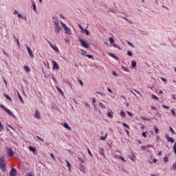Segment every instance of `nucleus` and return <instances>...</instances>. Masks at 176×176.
<instances>
[{
	"label": "nucleus",
	"mask_w": 176,
	"mask_h": 176,
	"mask_svg": "<svg viewBox=\"0 0 176 176\" xmlns=\"http://www.w3.org/2000/svg\"><path fill=\"white\" fill-rule=\"evenodd\" d=\"M0 108H1V109H3V111H5V112H6V113H8V115H9V116H11V118H13L14 119H16V116H14V114H13L12 113V111H10L9 109L6 108V107H5V105L0 104Z\"/></svg>",
	"instance_id": "1"
},
{
	"label": "nucleus",
	"mask_w": 176,
	"mask_h": 176,
	"mask_svg": "<svg viewBox=\"0 0 176 176\" xmlns=\"http://www.w3.org/2000/svg\"><path fill=\"white\" fill-rule=\"evenodd\" d=\"M63 29L60 27V23H58V20L54 21V31L56 34H60V32Z\"/></svg>",
	"instance_id": "2"
},
{
	"label": "nucleus",
	"mask_w": 176,
	"mask_h": 176,
	"mask_svg": "<svg viewBox=\"0 0 176 176\" xmlns=\"http://www.w3.org/2000/svg\"><path fill=\"white\" fill-rule=\"evenodd\" d=\"M0 168L2 171L6 170V166L5 165V157L3 156L0 157Z\"/></svg>",
	"instance_id": "3"
},
{
	"label": "nucleus",
	"mask_w": 176,
	"mask_h": 176,
	"mask_svg": "<svg viewBox=\"0 0 176 176\" xmlns=\"http://www.w3.org/2000/svg\"><path fill=\"white\" fill-rule=\"evenodd\" d=\"M78 41L80 42L82 47H85V49H89V44H87V43H86L85 40L82 39L81 38H79Z\"/></svg>",
	"instance_id": "4"
},
{
	"label": "nucleus",
	"mask_w": 176,
	"mask_h": 176,
	"mask_svg": "<svg viewBox=\"0 0 176 176\" xmlns=\"http://www.w3.org/2000/svg\"><path fill=\"white\" fill-rule=\"evenodd\" d=\"M63 30L65 31V34H67V35H72V32L71 31V29L67 26V24H63V26H62Z\"/></svg>",
	"instance_id": "5"
},
{
	"label": "nucleus",
	"mask_w": 176,
	"mask_h": 176,
	"mask_svg": "<svg viewBox=\"0 0 176 176\" xmlns=\"http://www.w3.org/2000/svg\"><path fill=\"white\" fill-rule=\"evenodd\" d=\"M52 69L53 71H58V69H60V66H58V63H57V62L53 60L52 61Z\"/></svg>",
	"instance_id": "6"
},
{
	"label": "nucleus",
	"mask_w": 176,
	"mask_h": 176,
	"mask_svg": "<svg viewBox=\"0 0 176 176\" xmlns=\"http://www.w3.org/2000/svg\"><path fill=\"white\" fill-rule=\"evenodd\" d=\"M25 46H26V49L28 50V53L29 56L31 57V58H34V54L32 53V50L28 45H27V44H25Z\"/></svg>",
	"instance_id": "7"
},
{
	"label": "nucleus",
	"mask_w": 176,
	"mask_h": 176,
	"mask_svg": "<svg viewBox=\"0 0 176 176\" xmlns=\"http://www.w3.org/2000/svg\"><path fill=\"white\" fill-rule=\"evenodd\" d=\"M165 138L168 140V142H171L172 144H174V142H175L174 138L170 137L168 134L165 135Z\"/></svg>",
	"instance_id": "8"
},
{
	"label": "nucleus",
	"mask_w": 176,
	"mask_h": 176,
	"mask_svg": "<svg viewBox=\"0 0 176 176\" xmlns=\"http://www.w3.org/2000/svg\"><path fill=\"white\" fill-rule=\"evenodd\" d=\"M7 153L10 157H13V156H14V151H13L12 148H8V150L7 151Z\"/></svg>",
	"instance_id": "9"
},
{
	"label": "nucleus",
	"mask_w": 176,
	"mask_h": 176,
	"mask_svg": "<svg viewBox=\"0 0 176 176\" xmlns=\"http://www.w3.org/2000/svg\"><path fill=\"white\" fill-rule=\"evenodd\" d=\"M35 119H38V120H41L42 118L41 117V112L38 111V109L36 110L35 114H34Z\"/></svg>",
	"instance_id": "10"
},
{
	"label": "nucleus",
	"mask_w": 176,
	"mask_h": 176,
	"mask_svg": "<svg viewBox=\"0 0 176 176\" xmlns=\"http://www.w3.org/2000/svg\"><path fill=\"white\" fill-rule=\"evenodd\" d=\"M9 174L10 176H16V174H17V169L11 168V170L10 171Z\"/></svg>",
	"instance_id": "11"
},
{
	"label": "nucleus",
	"mask_w": 176,
	"mask_h": 176,
	"mask_svg": "<svg viewBox=\"0 0 176 176\" xmlns=\"http://www.w3.org/2000/svg\"><path fill=\"white\" fill-rule=\"evenodd\" d=\"M48 43L50 45V46H51L52 49H53V50H54V52H58V47H57V46L53 45L52 43V42H50V41H48Z\"/></svg>",
	"instance_id": "12"
},
{
	"label": "nucleus",
	"mask_w": 176,
	"mask_h": 176,
	"mask_svg": "<svg viewBox=\"0 0 176 176\" xmlns=\"http://www.w3.org/2000/svg\"><path fill=\"white\" fill-rule=\"evenodd\" d=\"M109 111H107V116L110 119H112V118H113L114 113H113V111H111V109H109Z\"/></svg>",
	"instance_id": "13"
},
{
	"label": "nucleus",
	"mask_w": 176,
	"mask_h": 176,
	"mask_svg": "<svg viewBox=\"0 0 176 176\" xmlns=\"http://www.w3.org/2000/svg\"><path fill=\"white\" fill-rule=\"evenodd\" d=\"M29 151H30V152H32L33 153H35V152H36V148L30 146H29Z\"/></svg>",
	"instance_id": "14"
},
{
	"label": "nucleus",
	"mask_w": 176,
	"mask_h": 176,
	"mask_svg": "<svg viewBox=\"0 0 176 176\" xmlns=\"http://www.w3.org/2000/svg\"><path fill=\"white\" fill-rule=\"evenodd\" d=\"M63 126L65 127V129H67V130H69L70 131L71 130H72V129H71V126H69V125L67 122H64Z\"/></svg>",
	"instance_id": "15"
},
{
	"label": "nucleus",
	"mask_w": 176,
	"mask_h": 176,
	"mask_svg": "<svg viewBox=\"0 0 176 176\" xmlns=\"http://www.w3.org/2000/svg\"><path fill=\"white\" fill-rule=\"evenodd\" d=\"M31 3L33 6V10H34V12H36V5L35 4V1L34 0H31Z\"/></svg>",
	"instance_id": "16"
},
{
	"label": "nucleus",
	"mask_w": 176,
	"mask_h": 176,
	"mask_svg": "<svg viewBox=\"0 0 176 176\" xmlns=\"http://www.w3.org/2000/svg\"><path fill=\"white\" fill-rule=\"evenodd\" d=\"M81 32L82 34H85L87 36H89V35H90V32H89V30H87V29H84V30Z\"/></svg>",
	"instance_id": "17"
},
{
	"label": "nucleus",
	"mask_w": 176,
	"mask_h": 176,
	"mask_svg": "<svg viewBox=\"0 0 176 176\" xmlns=\"http://www.w3.org/2000/svg\"><path fill=\"white\" fill-rule=\"evenodd\" d=\"M13 38H14V41H16L18 47H20V41H19V39H17V38L16 37V36L14 34L13 35Z\"/></svg>",
	"instance_id": "18"
},
{
	"label": "nucleus",
	"mask_w": 176,
	"mask_h": 176,
	"mask_svg": "<svg viewBox=\"0 0 176 176\" xmlns=\"http://www.w3.org/2000/svg\"><path fill=\"white\" fill-rule=\"evenodd\" d=\"M131 63L132 68H135V67H137V62L135 60H131Z\"/></svg>",
	"instance_id": "19"
},
{
	"label": "nucleus",
	"mask_w": 176,
	"mask_h": 176,
	"mask_svg": "<svg viewBox=\"0 0 176 176\" xmlns=\"http://www.w3.org/2000/svg\"><path fill=\"white\" fill-rule=\"evenodd\" d=\"M110 57H112L113 58H114L115 60H119V57L116 56V55L113 54H109Z\"/></svg>",
	"instance_id": "20"
},
{
	"label": "nucleus",
	"mask_w": 176,
	"mask_h": 176,
	"mask_svg": "<svg viewBox=\"0 0 176 176\" xmlns=\"http://www.w3.org/2000/svg\"><path fill=\"white\" fill-rule=\"evenodd\" d=\"M4 97H6V98H7V100H8L9 101H12V98H10V96H9L8 94H3Z\"/></svg>",
	"instance_id": "21"
},
{
	"label": "nucleus",
	"mask_w": 176,
	"mask_h": 176,
	"mask_svg": "<svg viewBox=\"0 0 176 176\" xmlns=\"http://www.w3.org/2000/svg\"><path fill=\"white\" fill-rule=\"evenodd\" d=\"M18 98H19L22 104H24V100H23V98L21 97V95H20V93L18 92Z\"/></svg>",
	"instance_id": "22"
},
{
	"label": "nucleus",
	"mask_w": 176,
	"mask_h": 176,
	"mask_svg": "<svg viewBox=\"0 0 176 176\" xmlns=\"http://www.w3.org/2000/svg\"><path fill=\"white\" fill-rule=\"evenodd\" d=\"M98 152H99L100 155H102L103 156H104V149L102 148H99Z\"/></svg>",
	"instance_id": "23"
},
{
	"label": "nucleus",
	"mask_w": 176,
	"mask_h": 176,
	"mask_svg": "<svg viewBox=\"0 0 176 176\" xmlns=\"http://www.w3.org/2000/svg\"><path fill=\"white\" fill-rule=\"evenodd\" d=\"M23 68H24V69H25V71L26 72H31V69H30V67H28V66H24L23 67Z\"/></svg>",
	"instance_id": "24"
},
{
	"label": "nucleus",
	"mask_w": 176,
	"mask_h": 176,
	"mask_svg": "<svg viewBox=\"0 0 176 176\" xmlns=\"http://www.w3.org/2000/svg\"><path fill=\"white\" fill-rule=\"evenodd\" d=\"M56 89H57V91H58V93H59L60 94H61V96H63V95H64V92L63 91V90H61V89H60V87H56Z\"/></svg>",
	"instance_id": "25"
},
{
	"label": "nucleus",
	"mask_w": 176,
	"mask_h": 176,
	"mask_svg": "<svg viewBox=\"0 0 176 176\" xmlns=\"http://www.w3.org/2000/svg\"><path fill=\"white\" fill-rule=\"evenodd\" d=\"M107 137H108V135H107V134H106L104 136H101L100 138V140L101 141H105V140H107Z\"/></svg>",
	"instance_id": "26"
},
{
	"label": "nucleus",
	"mask_w": 176,
	"mask_h": 176,
	"mask_svg": "<svg viewBox=\"0 0 176 176\" xmlns=\"http://www.w3.org/2000/svg\"><path fill=\"white\" fill-rule=\"evenodd\" d=\"M151 98H153V100H155L156 101H159V98L155 94H152Z\"/></svg>",
	"instance_id": "27"
},
{
	"label": "nucleus",
	"mask_w": 176,
	"mask_h": 176,
	"mask_svg": "<svg viewBox=\"0 0 176 176\" xmlns=\"http://www.w3.org/2000/svg\"><path fill=\"white\" fill-rule=\"evenodd\" d=\"M109 41L111 45H113V43L115 42V39H113V38L112 37H109Z\"/></svg>",
	"instance_id": "28"
},
{
	"label": "nucleus",
	"mask_w": 176,
	"mask_h": 176,
	"mask_svg": "<svg viewBox=\"0 0 176 176\" xmlns=\"http://www.w3.org/2000/svg\"><path fill=\"white\" fill-rule=\"evenodd\" d=\"M121 68L123 71H125V72H130V70L127 67H124V66H122Z\"/></svg>",
	"instance_id": "29"
},
{
	"label": "nucleus",
	"mask_w": 176,
	"mask_h": 176,
	"mask_svg": "<svg viewBox=\"0 0 176 176\" xmlns=\"http://www.w3.org/2000/svg\"><path fill=\"white\" fill-rule=\"evenodd\" d=\"M120 116H122V118H126V113H124V111H121L120 113Z\"/></svg>",
	"instance_id": "30"
},
{
	"label": "nucleus",
	"mask_w": 176,
	"mask_h": 176,
	"mask_svg": "<svg viewBox=\"0 0 176 176\" xmlns=\"http://www.w3.org/2000/svg\"><path fill=\"white\" fill-rule=\"evenodd\" d=\"M153 130H154L155 134H157V133H159V129H157V126H153Z\"/></svg>",
	"instance_id": "31"
},
{
	"label": "nucleus",
	"mask_w": 176,
	"mask_h": 176,
	"mask_svg": "<svg viewBox=\"0 0 176 176\" xmlns=\"http://www.w3.org/2000/svg\"><path fill=\"white\" fill-rule=\"evenodd\" d=\"M127 45H129V46H131V47H135V46H134V45L133 43H131V42L127 41H126Z\"/></svg>",
	"instance_id": "32"
},
{
	"label": "nucleus",
	"mask_w": 176,
	"mask_h": 176,
	"mask_svg": "<svg viewBox=\"0 0 176 176\" xmlns=\"http://www.w3.org/2000/svg\"><path fill=\"white\" fill-rule=\"evenodd\" d=\"M122 126H123V127H126V129H130V126H129V124H127L124 122H122Z\"/></svg>",
	"instance_id": "33"
},
{
	"label": "nucleus",
	"mask_w": 176,
	"mask_h": 176,
	"mask_svg": "<svg viewBox=\"0 0 176 176\" xmlns=\"http://www.w3.org/2000/svg\"><path fill=\"white\" fill-rule=\"evenodd\" d=\"M99 105L100 107H101L103 109H105L107 108V107H105V105L104 104H102V102H99Z\"/></svg>",
	"instance_id": "34"
},
{
	"label": "nucleus",
	"mask_w": 176,
	"mask_h": 176,
	"mask_svg": "<svg viewBox=\"0 0 176 176\" xmlns=\"http://www.w3.org/2000/svg\"><path fill=\"white\" fill-rule=\"evenodd\" d=\"M127 56H129V57H133V52L131 51H128Z\"/></svg>",
	"instance_id": "35"
},
{
	"label": "nucleus",
	"mask_w": 176,
	"mask_h": 176,
	"mask_svg": "<svg viewBox=\"0 0 176 176\" xmlns=\"http://www.w3.org/2000/svg\"><path fill=\"white\" fill-rule=\"evenodd\" d=\"M169 130L170 132H172V134H175V131H174L172 126L169 127Z\"/></svg>",
	"instance_id": "36"
},
{
	"label": "nucleus",
	"mask_w": 176,
	"mask_h": 176,
	"mask_svg": "<svg viewBox=\"0 0 176 176\" xmlns=\"http://www.w3.org/2000/svg\"><path fill=\"white\" fill-rule=\"evenodd\" d=\"M164 162L165 163H168V157L167 156H165V157H164Z\"/></svg>",
	"instance_id": "37"
},
{
	"label": "nucleus",
	"mask_w": 176,
	"mask_h": 176,
	"mask_svg": "<svg viewBox=\"0 0 176 176\" xmlns=\"http://www.w3.org/2000/svg\"><path fill=\"white\" fill-rule=\"evenodd\" d=\"M36 138H38V140H39V141H41V142H45V140H43V138L36 135Z\"/></svg>",
	"instance_id": "38"
},
{
	"label": "nucleus",
	"mask_w": 176,
	"mask_h": 176,
	"mask_svg": "<svg viewBox=\"0 0 176 176\" xmlns=\"http://www.w3.org/2000/svg\"><path fill=\"white\" fill-rule=\"evenodd\" d=\"M87 152L89 156H91V157H93V154L91 153V151H90L89 148H87Z\"/></svg>",
	"instance_id": "39"
},
{
	"label": "nucleus",
	"mask_w": 176,
	"mask_h": 176,
	"mask_svg": "<svg viewBox=\"0 0 176 176\" xmlns=\"http://www.w3.org/2000/svg\"><path fill=\"white\" fill-rule=\"evenodd\" d=\"M124 20H125L126 21H127L128 23H131V21H130L129 19H127L126 17L122 16V17Z\"/></svg>",
	"instance_id": "40"
},
{
	"label": "nucleus",
	"mask_w": 176,
	"mask_h": 176,
	"mask_svg": "<svg viewBox=\"0 0 176 176\" xmlns=\"http://www.w3.org/2000/svg\"><path fill=\"white\" fill-rule=\"evenodd\" d=\"M112 46H113V47H116V49H120V48L119 47V45H118V44H116V43H113V44H112Z\"/></svg>",
	"instance_id": "41"
},
{
	"label": "nucleus",
	"mask_w": 176,
	"mask_h": 176,
	"mask_svg": "<svg viewBox=\"0 0 176 176\" xmlns=\"http://www.w3.org/2000/svg\"><path fill=\"white\" fill-rule=\"evenodd\" d=\"M80 52H82V53H81L82 56H86V53H87L86 51H85L83 50H80Z\"/></svg>",
	"instance_id": "42"
},
{
	"label": "nucleus",
	"mask_w": 176,
	"mask_h": 176,
	"mask_svg": "<svg viewBox=\"0 0 176 176\" xmlns=\"http://www.w3.org/2000/svg\"><path fill=\"white\" fill-rule=\"evenodd\" d=\"M141 119H142L143 120H145L146 122H150L151 119L149 118H145L144 117H141Z\"/></svg>",
	"instance_id": "43"
},
{
	"label": "nucleus",
	"mask_w": 176,
	"mask_h": 176,
	"mask_svg": "<svg viewBox=\"0 0 176 176\" xmlns=\"http://www.w3.org/2000/svg\"><path fill=\"white\" fill-rule=\"evenodd\" d=\"M173 151L175 155H176V142L173 145Z\"/></svg>",
	"instance_id": "44"
},
{
	"label": "nucleus",
	"mask_w": 176,
	"mask_h": 176,
	"mask_svg": "<svg viewBox=\"0 0 176 176\" xmlns=\"http://www.w3.org/2000/svg\"><path fill=\"white\" fill-rule=\"evenodd\" d=\"M162 108H165L166 109H170V107H168L166 104H162Z\"/></svg>",
	"instance_id": "45"
},
{
	"label": "nucleus",
	"mask_w": 176,
	"mask_h": 176,
	"mask_svg": "<svg viewBox=\"0 0 176 176\" xmlns=\"http://www.w3.org/2000/svg\"><path fill=\"white\" fill-rule=\"evenodd\" d=\"M66 163H67V167H68V168H70L71 163H69V162H68V160L66 161Z\"/></svg>",
	"instance_id": "46"
},
{
	"label": "nucleus",
	"mask_w": 176,
	"mask_h": 176,
	"mask_svg": "<svg viewBox=\"0 0 176 176\" xmlns=\"http://www.w3.org/2000/svg\"><path fill=\"white\" fill-rule=\"evenodd\" d=\"M92 102H93V105H94V108H96V104H94L96 102V98H92Z\"/></svg>",
	"instance_id": "47"
},
{
	"label": "nucleus",
	"mask_w": 176,
	"mask_h": 176,
	"mask_svg": "<svg viewBox=\"0 0 176 176\" xmlns=\"http://www.w3.org/2000/svg\"><path fill=\"white\" fill-rule=\"evenodd\" d=\"M133 91H135V93H137V94H139V96H141V92H140L138 90L135 89H133Z\"/></svg>",
	"instance_id": "48"
},
{
	"label": "nucleus",
	"mask_w": 176,
	"mask_h": 176,
	"mask_svg": "<svg viewBox=\"0 0 176 176\" xmlns=\"http://www.w3.org/2000/svg\"><path fill=\"white\" fill-rule=\"evenodd\" d=\"M130 91L132 94H133V96H135V97H136V98H138V96H137V94H135V93H134V91H133V90H131Z\"/></svg>",
	"instance_id": "49"
},
{
	"label": "nucleus",
	"mask_w": 176,
	"mask_h": 176,
	"mask_svg": "<svg viewBox=\"0 0 176 176\" xmlns=\"http://www.w3.org/2000/svg\"><path fill=\"white\" fill-rule=\"evenodd\" d=\"M119 159H120V160H122V162H126V160L123 157V156L120 155L119 157Z\"/></svg>",
	"instance_id": "50"
},
{
	"label": "nucleus",
	"mask_w": 176,
	"mask_h": 176,
	"mask_svg": "<svg viewBox=\"0 0 176 176\" xmlns=\"http://www.w3.org/2000/svg\"><path fill=\"white\" fill-rule=\"evenodd\" d=\"M3 130V125H2V122L0 121V131H2Z\"/></svg>",
	"instance_id": "51"
},
{
	"label": "nucleus",
	"mask_w": 176,
	"mask_h": 176,
	"mask_svg": "<svg viewBox=\"0 0 176 176\" xmlns=\"http://www.w3.org/2000/svg\"><path fill=\"white\" fill-rule=\"evenodd\" d=\"M78 27L80 30H81V32L85 30V28H83V27H82V25L80 23H78Z\"/></svg>",
	"instance_id": "52"
},
{
	"label": "nucleus",
	"mask_w": 176,
	"mask_h": 176,
	"mask_svg": "<svg viewBox=\"0 0 176 176\" xmlns=\"http://www.w3.org/2000/svg\"><path fill=\"white\" fill-rule=\"evenodd\" d=\"M85 105L86 108H89V109H90V104H89V103L85 102Z\"/></svg>",
	"instance_id": "53"
},
{
	"label": "nucleus",
	"mask_w": 176,
	"mask_h": 176,
	"mask_svg": "<svg viewBox=\"0 0 176 176\" xmlns=\"http://www.w3.org/2000/svg\"><path fill=\"white\" fill-rule=\"evenodd\" d=\"M85 57H87L88 58H93V55L86 54Z\"/></svg>",
	"instance_id": "54"
},
{
	"label": "nucleus",
	"mask_w": 176,
	"mask_h": 176,
	"mask_svg": "<svg viewBox=\"0 0 176 176\" xmlns=\"http://www.w3.org/2000/svg\"><path fill=\"white\" fill-rule=\"evenodd\" d=\"M170 112H171L172 115H173V116H176V113H175V111H174V109H172L170 111Z\"/></svg>",
	"instance_id": "55"
},
{
	"label": "nucleus",
	"mask_w": 176,
	"mask_h": 176,
	"mask_svg": "<svg viewBox=\"0 0 176 176\" xmlns=\"http://www.w3.org/2000/svg\"><path fill=\"white\" fill-rule=\"evenodd\" d=\"M126 113H128L129 116H130L131 118H133V113H131V112L126 111Z\"/></svg>",
	"instance_id": "56"
},
{
	"label": "nucleus",
	"mask_w": 176,
	"mask_h": 176,
	"mask_svg": "<svg viewBox=\"0 0 176 176\" xmlns=\"http://www.w3.org/2000/svg\"><path fill=\"white\" fill-rule=\"evenodd\" d=\"M161 80H162V82H164L165 83H167V80L163 77L161 78Z\"/></svg>",
	"instance_id": "57"
},
{
	"label": "nucleus",
	"mask_w": 176,
	"mask_h": 176,
	"mask_svg": "<svg viewBox=\"0 0 176 176\" xmlns=\"http://www.w3.org/2000/svg\"><path fill=\"white\" fill-rule=\"evenodd\" d=\"M146 146H141V148L143 150V151H146Z\"/></svg>",
	"instance_id": "58"
},
{
	"label": "nucleus",
	"mask_w": 176,
	"mask_h": 176,
	"mask_svg": "<svg viewBox=\"0 0 176 176\" xmlns=\"http://www.w3.org/2000/svg\"><path fill=\"white\" fill-rule=\"evenodd\" d=\"M142 135L144 137V138H146V132H142Z\"/></svg>",
	"instance_id": "59"
},
{
	"label": "nucleus",
	"mask_w": 176,
	"mask_h": 176,
	"mask_svg": "<svg viewBox=\"0 0 176 176\" xmlns=\"http://www.w3.org/2000/svg\"><path fill=\"white\" fill-rule=\"evenodd\" d=\"M107 145L110 149H112V143H107Z\"/></svg>",
	"instance_id": "60"
},
{
	"label": "nucleus",
	"mask_w": 176,
	"mask_h": 176,
	"mask_svg": "<svg viewBox=\"0 0 176 176\" xmlns=\"http://www.w3.org/2000/svg\"><path fill=\"white\" fill-rule=\"evenodd\" d=\"M50 156H51V157H52L54 160H56V158L54 157V154L51 153V154H50Z\"/></svg>",
	"instance_id": "61"
},
{
	"label": "nucleus",
	"mask_w": 176,
	"mask_h": 176,
	"mask_svg": "<svg viewBox=\"0 0 176 176\" xmlns=\"http://www.w3.org/2000/svg\"><path fill=\"white\" fill-rule=\"evenodd\" d=\"M26 176H34V173H26Z\"/></svg>",
	"instance_id": "62"
},
{
	"label": "nucleus",
	"mask_w": 176,
	"mask_h": 176,
	"mask_svg": "<svg viewBox=\"0 0 176 176\" xmlns=\"http://www.w3.org/2000/svg\"><path fill=\"white\" fill-rule=\"evenodd\" d=\"M78 82L81 86H83L84 84H83V81H82V80H78Z\"/></svg>",
	"instance_id": "63"
},
{
	"label": "nucleus",
	"mask_w": 176,
	"mask_h": 176,
	"mask_svg": "<svg viewBox=\"0 0 176 176\" xmlns=\"http://www.w3.org/2000/svg\"><path fill=\"white\" fill-rule=\"evenodd\" d=\"M21 19H22V20H25V21H27V16H22V17Z\"/></svg>",
	"instance_id": "64"
}]
</instances>
